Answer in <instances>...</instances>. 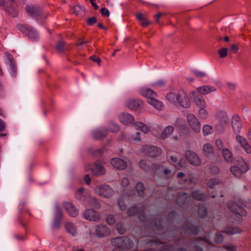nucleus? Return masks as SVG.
Instances as JSON below:
<instances>
[{"mask_svg": "<svg viewBox=\"0 0 251 251\" xmlns=\"http://www.w3.org/2000/svg\"><path fill=\"white\" fill-rule=\"evenodd\" d=\"M178 223L177 214L174 211L169 212L167 217L155 219L151 223V228L158 231L157 234L162 236L164 241L148 238L145 240L146 243L151 246H156V247L162 248L160 251H172L171 248L168 247L171 245L162 246L167 243L166 241L173 240L176 245L197 244L205 246L206 243H208V240L203 237H184L185 235L188 236L189 234H198L200 231L198 226L188 223L180 226Z\"/></svg>", "mask_w": 251, "mask_h": 251, "instance_id": "f257e3e1", "label": "nucleus"}, {"mask_svg": "<svg viewBox=\"0 0 251 251\" xmlns=\"http://www.w3.org/2000/svg\"><path fill=\"white\" fill-rule=\"evenodd\" d=\"M246 204V202L242 200H239L238 202L231 201L228 203V208L235 215L236 222H240L241 217L246 215L247 212L243 208Z\"/></svg>", "mask_w": 251, "mask_h": 251, "instance_id": "f03ea898", "label": "nucleus"}, {"mask_svg": "<svg viewBox=\"0 0 251 251\" xmlns=\"http://www.w3.org/2000/svg\"><path fill=\"white\" fill-rule=\"evenodd\" d=\"M111 244L117 248L129 249L134 247L133 241L127 236H119L112 239Z\"/></svg>", "mask_w": 251, "mask_h": 251, "instance_id": "7ed1b4c3", "label": "nucleus"}, {"mask_svg": "<svg viewBox=\"0 0 251 251\" xmlns=\"http://www.w3.org/2000/svg\"><path fill=\"white\" fill-rule=\"evenodd\" d=\"M25 10L32 18L35 19H44L47 17L42 9L39 6L33 5H27L25 7Z\"/></svg>", "mask_w": 251, "mask_h": 251, "instance_id": "20e7f679", "label": "nucleus"}, {"mask_svg": "<svg viewBox=\"0 0 251 251\" xmlns=\"http://www.w3.org/2000/svg\"><path fill=\"white\" fill-rule=\"evenodd\" d=\"M18 29L29 39L32 41L38 40L39 35L36 30L32 27L27 25L20 24Z\"/></svg>", "mask_w": 251, "mask_h": 251, "instance_id": "39448f33", "label": "nucleus"}, {"mask_svg": "<svg viewBox=\"0 0 251 251\" xmlns=\"http://www.w3.org/2000/svg\"><path fill=\"white\" fill-rule=\"evenodd\" d=\"M16 0H0V6H3L4 9L11 16L15 17L17 15Z\"/></svg>", "mask_w": 251, "mask_h": 251, "instance_id": "423d86ee", "label": "nucleus"}, {"mask_svg": "<svg viewBox=\"0 0 251 251\" xmlns=\"http://www.w3.org/2000/svg\"><path fill=\"white\" fill-rule=\"evenodd\" d=\"M95 191L100 196L104 198H109L114 194L113 188L105 184L98 186L95 188Z\"/></svg>", "mask_w": 251, "mask_h": 251, "instance_id": "0eeeda50", "label": "nucleus"}, {"mask_svg": "<svg viewBox=\"0 0 251 251\" xmlns=\"http://www.w3.org/2000/svg\"><path fill=\"white\" fill-rule=\"evenodd\" d=\"M181 107L188 108L191 106V102L187 94L183 90L177 91V100L176 101Z\"/></svg>", "mask_w": 251, "mask_h": 251, "instance_id": "6e6552de", "label": "nucleus"}, {"mask_svg": "<svg viewBox=\"0 0 251 251\" xmlns=\"http://www.w3.org/2000/svg\"><path fill=\"white\" fill-rule=\"evenodd\" d=\"M248 170V165L244 161H241L237 166H234L230 168L231 173L236 177H239L243 174L246 173Z\"/></svg>", "mask_w": 251, "mask_h": 251, "instance_id": "1a4fd4ad", "label": "nucleus"}, {"mask_svg": "<svg viewBox=\"0 0 251 251\" xmlns=\"http://www.w3.org/2000/svg\"><path fill=\"white\" fill-rule=\"evenodd\" d=\"M187 120L189 126L195 132H200L201 124L198 118L194 114H188L187 115Z\"/></svg>", "mask_w": 251, "mask_h": 251, "instance_id": "9d476101", "label": "nucleus"}, {"mask_svg": "<svg viewBox=\"0 0 251 251\" xmlns=\"http://www.w3.org/2000/svg\"><path fill=\"white\" fill-rule=\"evenodd\" d=\"M146 155L151 158L158 157L161 153V150L154 146H147L144 148Z\"/></svg>", "mask_w": 251, "mask_h": 251, "instance_id": "9b49d317", "label": "nucleus"}, {"mask_svg": "<svg viewBox=\"0 0 251 251\" xmlns=\"http://www.w3.org/2000/svg\"><path fill=\"white\" fill-rule=\"evenodd\" d=\"M185 157L188 162L192 165L198 166L201 164V160L199 156L192 151H187L185 153Z\"/></svg>", "mask_w": 251, "mask_h": 251, "instance_id": "f8f14e48", "label": "nucleus"}, {"mask_svg": "<svg viewBox=\"0 0 251 251\" xmlns=\"http://www.w3.org/2000/svg\"><path fill=\"white\" fill-rule=\"evenodd\" d=\"M95 232L96 236L99 238L107 237L110 233V230L108 227L101 224L96 226Z\"/></svg>", "mask_w": 251, "mask_h": 251, "instance_id": "ddd939ff", "label": "nucleus"}, {"mask_svg": "<svg viewBox=\"0 0 251 251\" xmlns=\"http://www.w3.org/2000/svg\"><path fill=\"white\" fill-rule=\"evenodd\" d=\"M145 207L144 206H142L140 208H138L136 205H133L129 207L127 210V214L129 216H133L136 214H139V217H141V216L143 217V219H144V211ZM140 220H142L141 218H140Z\"/></svg>", "mask_w": 251, "mask_h": 251, "instance_id": "4468645a", "label": "nucleus"}, {"mask_svg": "<svg viewBox=\"0 0 251 251\" xmlns=\"http://www.w3.org/2000/svg\"><path fill=\"white\" fill-rule=\"evenodd\" d=\"M83 217L89 221L98 222L100 220V217L99 213L92 209H87L83 213Z\"/></svg>", "mask_w": 251, "mask_h": 251, "instance_id": "2eb2a0df", "label": "nucleus"}, {"mask_svg": "<svg viewBox=\"0 0 251 251\" xmlns=\"http://www.w3.org/2000/svg\"><path fill=\"white\" fill-rule=\"evenodd\" d=\"M126 106L132 110H138L141 109L143 102L139 100L130 99L126 103Z\"/></svg>", "mask_w": 251, "mask_h": 251, "instance_id": "dca6fc26", "label": "nucleus"}, {"mask_svg": "<svg viewBox=\"0 0 251 251\" xmlns=\"http://www.w3.org/2000/svg\"><path fill=\"white\" fill-rule=\"evenodd\" d=\"M6 61L10 67L11 75L15 77L17 75V67L15 60L11 54H7Z\"/></svg>", "mask_w": 251, "mask_h": 251, "instance_id": "f3484780", "label": "nucleus"}, {"mask_svg": "<svg viewBox=\"0 0 251 251\" xmlns=\"http://www.w3.org/2000/svg\"><path fill=\"white\" fill-rule=\"evenodd\" d=\"M108 133V129L106 127H102L100 129L94 130L92 132V137L96 140H101L105 137Z\"/></svg>", "mask_w": 251, "mask_h": 251, "instance_id": "a211bd4d", "label": "nucleus"}, {"mask_svg": "<svg viewBox=\"0 0 251 251\" xmlns=\"http://www.w3.org/2000/svg\"><path fill=\"white\" fill-rule=\"evenodd\" d=\"M110 163L112 166L118 170H124L127 167V163L119 158H112Z\"/></svg>", "mask_w": 251, "mask_h": 251, "instance_id": "6ab92c4d", "label": "nucleus"}, {"mask_svg": "<svg viewBox=\"0 0 251 251\" xmlns=\"http://www.w3.org/2000/svg\"><path fill=\"white\" fill-rule=\"evenodd\" d=\"M237 141L240 144L247 153H251V146L247 140L242 136L237 135L236 136Z\"/></svg>", "mask_w": 251, "mask_h": 251, "instance_id": "aec40b11", "label": "nucleus"}, {"mask_svg": "<svg viewBox=\"0 0 251 251\" xmlns=\"http://www.w3.org/2000/svg\"><path fill=\"white\" fill-rule=\"evenodd\" d=\"M91 173L95 176H101L105 174L103 167L97 163L91 165L90 168Z\"/></svg>", "mask_w": 251, "mask_h": 251, "instance_id": "412c9836", "label": "nucleus"}, {"mask_svg": "<svg viewBox=\"0 0 251 251\" xmlns=\"http://www.w3.org/2000/svg\"><path fill=\"white\" fill-rule=\"evenodd\" d=\"M64 207L69 215L72 217H76L78 213V210L70 202H65L63 203Z\"/></svg>", "mask_w": 251, "mask_h": 251, "instance_id": "4be33fe9", "label": "nucleus"}, {"mask_svg": "<svg viewBox=\"0 0 251 251\" xmlns=\"http://www.w3.org/2000/svg\"><path fill=\"white\" fill-rule=\"evenodd\" d=\"M240 118L237 115H234L232 117V127L235 134H238L240 132L242 127V124L240 122Z\"/></svg>", "mask_w": 251, "mask_h": 251, "instance_id": "5701e85b", "label": "nucleus"}, {"mask_svg": "<svg viewBox=\"0 0 251 251\" xmlns=\"http://www.w3.org/2000/svg\"><path fill=\"white\" fill-rule=\"evenodd\" d=\"M119 118L121 123L126 125L132 124L134 120L132 115L126 112L121 113L119 115Z\"/></svg>", "mask_w": 251, "mask_h": 251, "instance_id": "b1692460", "label": "nucleus"}, {"mask_svg": "<svg viewBox=\"0 0 251 251\" xmlns=\"http://www.w3.org/2000/svg\"><path fill=\"white\" fill-rule=\"evenodd\" d=\"M198 93L201 95H206L210 93L216 91V88L210 85H203L197 88Z\"/></svg>", "mask_w": 251, "mask_h": 251, "instance_id": "393cba45", "label": "nucleus"}, {"mask_svg": "<svg viewBox=\"0 0 251 251\" xmlns=\"http://www.w3.org/2000/svg\"><path fill=\"white\" fill-rule=\"evenodd\" d=\"M191 93L195 94L194 97L195 104L197 106L204 107L206 106V103L202 96L200 94L196 93L195 91H192Z\"/></svg>", "mask_w": 251, "mask_h": 251, "instance_id": "a878e982", "label": "nucleus"}, {"mask_svg": "<svg viewBox=\"0 0 251 251\" xmlns=\"http://www.w3.org/2000/svg\"><path fill=\"white\" fill-rule=\"evenodd\" d=\"M190 198V195L187 193L180 192L177 199L176 202L178 205L182 206V204L187 203Z\"/></svg>", "mask_w": 251, "mask_h": 251, "instance_id": "bb28decb", "label": "nucleus"}, {"mask_svg": "<svg viewBox=\"0 0 251 251\" xmlns=\"http://www.w3.org/2000/svg\"><path fill=\"white\" fill-rule=\"evenodd\" d=\"M224 233L229 234H234L235 233H239L242 232V230L238 226H227L223 229Z\"/></svg>", "mask_w": 251, "mask_h": 251, "instance_id": "cd10ccee", "label": "nucleus"}, {"mask_svg": "<svg viewBox=\"0 0 251 251\" xmlns=\"http://www.w3.org/2000/svg\"><path fill=\"white\" fill-rule=\"evenodd\" d=\"M204 155L206 157H210L214 154V150L212 146L209 143L203 145L202 148Z\"/></svg>", "mask_w": 251, "mask_h": 251, "instance_id": "c85d7f7f", "label": "nucleus"}, {"mask_svg": "<svg viewBox=\"0 0 251 251\" xmlns=\"http://www.w3.org/2000/svg\"><path fill=\"white\" fill-rule=\"evenodd\" d=\"M191 195L194 199L197 200L204 201L206 199L205 194L200 190L193 191L191 193Z\"/></svg>", "mask_w": 251, "mask_h": 251, "instance_id": "c756f323", "label": "nucleus"}, {"mask_svg": "<svg viewBox=\"0 0 251 251\" xmlns=\"http://www.w3.org/2000/svg\"><path fill=\"white\" fill-rule=\"evenodd\" d=\"M222 155L225 160L228 162L230 163L233 160V155L231 152L227 149H223L222 151Z\"/></svg>", "mask_w": 251, "mask_h": 251, "instance_id": "7c9ffc66", "label": "nucleus"}, {"mask_svg": "<svg viewBox=\"0 0 251 251\" xmlns=\"http://www.w3.org/2000/svg\"><path fill=\"white\" fill-rule=\"evenodd\" d=\"M165 166L159 164H153L152 166V169L155 175L159 176H163V171Z\"/></svg>", "mask_w": 251, "mask_h": 251, "instance_id": "2f4dec72", "label": "nucleus"}, {"mask_svg": "<svg viewBox=\"0 0 251 251\" xmlns=\"http://www.w3.org/2000/svg\"><path fill=\"white\" fill-rule=\"evenodd\" d=\"M135 189L139 197L144 198L145 197V186L141 182L137 183L135 186Z\"/></svg>", "mask_w": 251, "mask_h": 251, "instance_id": "473e14b6", "label": "nucleus"}, {"mask_svg": "<svg viewBox=\"0 0 251 251\" xmlns=\"http://www.w3.org/2000/svg\"><path fill=\"white\" fill-rule=\"evenodd\" d=\"M174 130V128L173 126H167L161 133V138L163 139L167 138L173 133Z\"/></svg>", "mask_w": 251, "mask_h": 251, "instance_id": "72a5a7b5", "label": "nucleus"}, {"mask_svg": "<svg viewBox=\"0 0 251 251\" xmlns=\"http://www.w3.org/2000/svg\"><path fill=\"white\" fill-rule=\"evenodd\" d=\"M66 229L67 232L73 236H75L77 234L76 228L75 225L72 223H67L66 224Z\"/></svg>", "mask_w": 251, "mask_h": 251, "instance_id": "f704fd0d", "label": "nucleus"}, {"mask_svg": "<svg viewBox=\"0 0 251 251\" xmlns=\"http://www.w3.org/2000/svg\"><path fill=\"white\" fill-rule=\"evenodd\" d=\"M65 47L66 43L63 40H61L56 43V50L60 53H63L64 52Z\"/></svg>", "mask_w": 251, "mask_h": 251, "instance_id": "c9c22d12", "label": "nucleus"}, {"mask_svg": "<svg viewBox=\"0 0 251 251\" xmlns=\"http://www.w3.org/2000/svg\"><path fill=\"white\" fill-rule=\"evenodd\" d=\"M148 102L153 106L155 108L159 110L161 109L163 105L162 102L155 99V98L150 99L148 100Z\"/></svg>", "mask_w": 251, "mask_h": 251, "instance_id": "e433bc0d", "label": "nucleus"}, {"mask_svg": "<svg viewBox=\"0 0 251 251\" xmlns=\"http://www.w3.org/2000/svg\"><path fill=\"white\" fill-rule=\"evenodd\" d=\"M221 180L219 178H212L209 179L207 183V186L210 189H214L216 186L219 185Z\"/></svg>", "mask_w": 251, "mask_h": 251, "instance_id": "4c0bfd02", "label": "nucleus"}, {"mask_svg": "<svg viewBox=\"0 0 251 251\" xmlns=\"http://www.w3.org/2000/svg\"><path fill=\"white\" fill-rule=\"evenodd\" d=\"M198 214L200 217L203 218L207 215V208L203 204H200L199 206Z\"/></svg>", "mask_w": 251, "mask_h": 251, "instance_id": "58836bf2", "label": "nucleus"}, {"mask_svg": "<svg viewBox=\"0 0 251 251\" xmlns=\"http://www.w3.org/2000/svg\"><path fill=\"white\" fill-rule=\"evenodd\" d=\"M142 94L143 96L147 98V101L150 99H153L156 97L157 94L151 89H148L143 92Z\"/></svg>", "mask_w": 251, "mask_h": 251, "instance_id": "ea45409f", "label": "nucleus"}, {"mask_svg": "<svg viewBox=\"0 0 251 251\" xmlns=\"http://www.w3.org/2000/svg\"><path fill=\"white\" fill-rule=\"evenodd\" d=\"M220 122L222 125H226L228 124L229 118L226 114L223 112H221L219 114Z\"/></svg>", "mask_w": 251, "mask_h": 251, "instance_id": "a19ab883", "label": "nucleus"}, {"mask_svg": "<svg viewBox=\"0 0 251 251\" xmlns=\"http://www.w3.org/2000/svg\"><path fill=\"white\" fill-rule=\"evenodd\" d=\"M135 128L137 130L143 131L144 133H147L149 131V128L146 125L141 122H137L134 124Z\"/></svg>", "mask_w": 251, "mask_h": 251, "instance_id": "79ce46f5", "label": "nucleus"}, {"mask_svg": "<svg viewBox=\"0 0 251 251\" xmlns=\"http://www.w3.org/2000/svg\"><path fill=\"white\" fill-rule=\"evenodd\" d=\"M106 128L108 131H110L112 132H117L120 130L119 126L113 121L109 123L108 127Z\"/></svg>", "mask_w": 251, "mask_h": 251, "instance_id": "37998d69", "label": "nucleus"}, {"mask_svg": "<svg viewBox=\"0 0 251 251\" xmlns=\"http://www.w3.org/2000/svg\"><path fill=\"white\" fill-rule=\"evenodd\" d=\"M89 204L91 207L96 209H99L100 207V204L98 200L95 198H91L89 200Z\"/></svg>", "mask_w": 251, "mask_h": 251, "instance_id": "c03bdc74", "label": "nucleus"}, {"mask_svg": "<svg viewBox=\"0 0 251 251\" xmlns=\"http://www.w3.org/2000/svg\"><path fill=\"white\" fill-rule=\"evenodd\" d=\"M139 166L140 167L146 172H148L151 170L150 164L145 160L140 161Z\"/></svg>", "mask_w": 251, "mask_h": 251, "instance_id": "a18cd8bd", "label": "nucleus"}, {"mask_svg": "<svg viewBox=\"0 0 251 251\" xmlns=\"http://www.w3.org/2000/svg\"><path fill=\"white\" fill-rule=\"evenodd\" d=\"M166 98L169 101L175 103L177 100V93L170 92L167 94Z\"/></svg>", "mask_w": 251, "mask_h": 251, "instance_id": "49530a36", "label": "nucleus"}, {"mask_svg": "<svg viewBox=\"0 0 251 251\" xmlns=\"http://www.w3.org/2000/svg\"><path fill=\"white\" fill-rule=\"evenodd\" d=\"M62 212L60 207L58 205L55 206V212H54V217L55 219H61L62 218Z\"/></svg>", "mask_w": 251, "mask_h": 251, "instance_id": "de8ad7c7", "label": "nucleus"}, {"mask_svg": "<svg viewBox=\"0 0 251 251\" xmlns=\"http://www.w3.org/2000/svg\"><path fill=\"white\" fill-rule=\"evenodd\" d=\"M224 237L223 235L220 232H217L215 233V237L214 238V242L217 244H221L224 240Z\"/></svg>", "mask_w": 251, "mask_h": 251, "instance_id": "09e8293b", "label": "nucleus"}, {"mask_svg": "<svg viewBox=\"0 0 251 251\" xmlns=\"http://www.w3.org/2000/svg\"><path fill=\"white\" fill-rule=\"evenodd\" d=\"M116 229L118 232L121 234H124L126 231V227L125 225L121 222L117 223L116 225Z\"/></svg>", "mask_w": 251, "mask_h": 251, "instance_id": "8fccbe9b", "label": "nucleus"}, {"mask_svg": "<svg viewBox=\"0 0 251 251\" xmlns=\"http://www.w3.org/2000/svg\"><path fill=\"white\" fill-rule=\"evenodd\" d=\"M202 131L205 136L211 134L212 131V126L210 125H206L203 126Z\"/></svg>", "mask_w": 251, "mask_h": 251, "instance_id": "3c124183", "label": "nucleus"}, {"mask_svg": "<svg viewBox=\"0 0 251 251\" xmlns=\"http://www.w3.org/2000/svg\"><path fill=\"white\" fill-rule=\"evenodd\" d=\"M228 49L223 48L218 50V53L222 58H225L227 56Z\"/></svg>", "mask_w": 251, "mask_h": 251, "instance_id": "603ef678", "label": "nucleus"}, {"mask_svg": "<svg viewBox=\"0 0 251 251\" xmlns=\"http://www.w3.org/2000/svg\"><path fill=\"white\" fill-rule=\"evenodd\" d=\"M117 203H118V205L119 207V208L121 210H125L126 209V204H125V202L124 201V200L122 198H119L118 200V201H117Z\"/></svg>", "mask_w": 251, "mask_h": 251, "instance_id": "864d4df0", "label": "nucleus"}, {"mask_svg": "<svg viewBox=\"0 0 251 251\" xmlns=\"http://www.w3.org/2000/svg\"><path fill=\"white\" fill-rule=\"evenodd\" d=\"M192 73L195 76L198 77H203L206 76V74L205 72L197 70H192Z\"/></svg>", "mask_w": 251, "mask_h": 251, "instance_id": "5fc2aeb1", "label": "nucleus"}, {"mask_svg": "<svg viewBox=\"0 0 251 251\" xmlns=\"http://www.w3.org/2000/svg\"><path fill=\"white\" fill-rule=\"evenodd\" d=\"M83 188H79L75 193V197L78 200H83Z\"/></svg>", "mask_w": 251, "mask_h": 251, "instance_id": "6e6d98bb", "label": "nucleus"}, {"mask_svg": "<svg viewBox=\"0 0 251 251\" xmlns=\"http://www.w3.org/2000/svg\"><path fill=\"white\" fill-rule=\"evenodd\" d=\"M209 172L213 175L218 174L220 172V169L214 165H211L209 167Z\"/></svg>", "mask_w": 251, "mask_h": 251, "instance_id": "4d7b16f0", "label": "nucleus"}, {"mask_svg": "<svg viewBox=\"0 0 251 251\" xmlns=\"http://www.w3.org/2000/svg\"><path fill=\"white\" fill-rule=\"evenodd\" d=\"M97 22V18L95 17H90L86 20L87 25L89 26L93 25L94 24H96Z\"/></svg>", "mask_w": 251, "mask_h": 251, "instance_id": "13d9d810", "label": "nucleus"}, {"mask_svg": "<svg viewBox=\"0 0 251 251\" xmlns=\"http://www.w3.org/2000/svg\"><path fill=\"white\" fill-rule=\"evenodd\" d=\"M200 116L202 119H205L207 116V112L204 107H201L199 111Z\"/></svg>", "mask_w": 251, "mask_h": 251, "instance_id": "bf43d9fd", "label": "nucleus"}, {"mask_svg": "<svg viewBox=\"0 0 251 251\" xmlns=\"http://www.w3.org/2000/svg\"><path fill=\"white\" fill-rule=\"evenodd\" d=\"M163 171V176L162 177H168L171 176H172V172L168 168L164 167Z\"/></svg>", "mask_w": 251, "mask_h": 251, "instance_id": "052dcab7", "label": "nucleus"}, {"mask_svg": "<svg viewBox=\"0 0 251 251\" xmlns=\"http://www.w3.org/2000/svg\"><path fill=\"white\" fill-rule=\"evenodd\" d=\"M61 225V219L54 218L52 223V227L53 228H59Z\"/></svg>", "mask_w": 251, "mask_h": 251, "instance_id": "680f3d73", "label": "nucleus"}, {"mask_svg": "<svg viewBox=\"0 0 251 251\" xmlns=\"http://www.w3.org/2000/svg\"><path fill=\"white\" fill-rule=\"evenodd\" d=\"M90 59L95 62L97 63L99 66H100L101 60L100 57L97 56L96 55H93L90 57Z\"/></svg>", "mask_w": 251, "mask_h": 251, "instance_id": "e2e57ef3", "label": "nucleus"}, {"mask_svg": "<svg viewBox=\"0 0 251 251\" xmlns=\"http://www.w3.org/2000/svg\"><path fill=\"white\" fill-rule=\"evenodd\" d=\"M107 223L109 225H112L115 222V217L113 215H109L106 219Z\"/></svg>", "mask_w": 251, "mask_h": 251, "instance_id": "0e129e2a", "label": "nucleus"}, {"mask_svg": "<svg viewBox=\"0 0 251 251\" xmlns=\"http://www.w3.org/2000/svg\"><path fill=\"white\" fill-rule=\"evenodd\" d=\"M215 145L219 150L223 149V144L222 141L220 139H216L215 140Z\"/></svg>", "mask_w": 251, "mask_h": 251, "instance_id": "69168bd1", "label": "nucleus"}, {"mask_svg": "<svg viewBox=\"0 0 251 251\" xmlns=\"http://www.w3.org/2000/svg\"><path fill=\"white\" fill-rule=\"evenodd\" d=\"M100 13L103 16L108 17L110 15L109 10L105 7H103L100 9Z\"/></svg>", "mask_w": 251, "mask_h": 251, "instance_id": "338daca9", "label": "nucleus"}, {"mask_svg": "<svg viewBox=\"0 0 251 251\" xmlns=\"http://www.w3.org/2000/svg\"><path fill=\"white\" fill-rule=\"evenodd\" d=\"M171 163L176 167L177 168V158L176 157L171 156Z\"/></svg>", "mask_w": 251, "mask_h": 251, "instance_id": "774afa93", "label": "nucleus"}]
</instances>
